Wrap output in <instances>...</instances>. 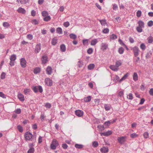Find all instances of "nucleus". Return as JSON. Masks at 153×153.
<instances>
[{"label": "nucleus", "mask_w": 153, "mask_h": 153, "mask_svg": "<svg viewBox=\"0 0 153 153\" xmlns=\"http://www.w3.org/2000/svg\"><path fill=\"white\" fill-rule=\"evenodd\" d=\"M127 139V137L126 136L118 137L117 138L118 142L121 144H123Z\"/></svg>", "instance_id": "nucleus-1"}, {"label": "nucleus", "mask_w": 153, "mask_h": 153, "mask_svg": "<svg viewBox=\"0 0 153 153\" xmlns=\"http://www.w3.org/2000/svg\"><path fill=\"white\" fill-rule=\"evenodd\" d=\"M16 55L15 54L12 55L10 58V62L9 64L11 66H14V61L16 59Z\"/></svg>", "instance_id": "nucleus-2"}, {"label": "nucleus", "mask_w": 153, "mask_h": 153, "mask_svg": "<svg viewBox=\"0 0 153 153\" xmlns=\"http://www.w3.org/2000/svg\"><path fill=\"white\" fill-rule=\"evenodd\" d=\"M58 145L59 143L58 141L56 140L53 139L51 145V148L53 150L55 149Z\"/></svg>", "instance_id": "nucleus-3"}, {"label": "nucleus", "mask_w": 153, "mask_h": 153, "mask_svg": "<svg viewBox=\"0 0 153 153\" xmlns=\"http://www.w3.org/2000/svg\"><path fill=\"white\" fill-rule=\"evenodd\" d=\"M131 50L133 51L134 56L135 57H137L138 56L139 49L138 47L134 46L131 49Z\"/></svg>", "instance_id": "nucleus-4"}, {"label": "nucleus", "mask_w": 153, "mask_h": 153, "mask_svg": "<svg viewBox=\"0 0 153 153\" xmlns=\"http://www.w3.org/2000/svg\"><path fill=\"white\" fill-rule=\"evenodd\" d=\"M32 134L29 132H26L25 134V137L26 140H30L32 138Z\"/></svg>", "instance_id": "nucleus-5"}, {"label": "nucleus", "mask_w": 153, "mask_h": 153, "mask_svg": "<svg viewBox=\"0 0 153 153\" xmlns=\"http://www.w3.org/2000/svg\"><path fill=\"white\" fill-rule=\"evenodd\" d=\"M45 82L46 85L48 86H51L52 85V81L49 78H46L45 80Z\"/></svg>", "instance_id": "nucleus-6"}, {"label": "nucleus", "mask_w": 153, "mask_h": 153, "mask_svg": "<svg viewBox=\"0 0 153 153\" xmlns=\"http://www.w3.org/2000/svg\"><path fill=\"white\" fill-rule=\"evenodd\" d=\"M108 48V45L105 43H102L101 46V49L102 51H105Z\"/></svg>", "instance_id": "nucleus-7"}, {"label": "nucleus", "mask_w": 153, "mask_h": 153, "mask_svg": "<svg viewBox=\"0 0 153 153\" xmlns=\"http://www.w3.org/2000/svg\"><path fill=\"white\" fill-rule=\"evenodd\" d=\"M42 61L43 64H45L47 63L48 61V58L46 55H44L42 56Z\"/></svg>", "instance_id": "nucleus-8"}, {"label": "nucleus", "mask_w": 153, "mask_h": 153, "mask_svg": "<svg viewBox=\"0 0 153 153\" xmlns=\"http://www.w3.org/2000/svg\"><path fill=\"white\" fill-rule=\"evenodd\" d=\"M41 46L40 44H38L36 45L35 49V52L36 53H37L39 52L41 49Z\"/></svg>", "instance_id": "nucleus-9"}, {"label": "nucleus", "mask_w": 153, "mask_h": 153, "mask_svg": "<svg viewBox=\"0 0 153 153\" xmlns=\"http://www.w3.org/2000/svg\"><path fill=\"white\" fill-rule=\"evenodd\" d=\"M112 132L111 131L109 130L106 132L100 133V134H101V136L103 135L105 136H108L111 135L112 134Z\"/></svg>", "instance_id": "nucleus-10"}, {"label": "nucleus", "mask_w": 153, "mask_h": 153, "mask_svg": "<svg viewBox=\"0 0 153 153\" xmlns=\"http://www.w3.org/2000/svg\"><path fill=\"white\" fill-rule=\"evenodd\" d=\"M76 114L79 117H81L83 115V112L82 111L78 110L75 111Z\"/></svg>", "instance_id": "nucleus-11"}, {"label": "nucleus", "mask_w": 153, "mask_h": 153, "mask_svg": "<svg viewBox=\"0 0 153 153\" xmlns=\"http://www.w3.org/2000/svg\"><path fill=\"white\" fill-rule=\"evenodd\" d=\"M18 13L23 14H25L26 12V10L22 7H19L17 10Z\"/></svg>", "instance_id": "nucleus-12"}, {"label": "nucleus", "mask_w": 153, "mask_h": 153, "mask_svg": "<svg viewBox=\"0 0 153 153\" xmlns=\"http://www.w3.org/2000/svg\"><path fill=\"white\" fill-rule=\"evenodd\" d=\"M26 62L25 58H22L21 59L20 64L22 67H25L26 66Z\"/></svg>", "instance_id": "nucleus-13"}, {"label": "nucleus", "mask_w": 153, "mask_h": 153, "mask_svg": "<svg viewBox=\"0 0 153 153\" xmlns=\"http://www.w3.org/2000/svg\"><path fill=\"white\" fill-rule=\"evenodd\" d=\"M100 151L102 153H107L108 151V149L107 147H103L100 149Z\"/></svg>", "instance_id": "nucleus-14"}, {"label": "nucleus", "mask_w": 153, "mask_h": 153, "mask_svg": "<svg viewBox=\"0 0 153 153\" xmlns=\"http://www.w3.org/2000/svg\"><path fill=\"white\" fill-rule=\"evenodd\" d=\"M18 97L19 100L22 101H23L25 100L24 95L21 94H19L18 95Z\"/></svg>", "instance_id": "nucleus-15"}, {"label": "nucleus", "mask_w": 153, "mask_h": 153, "mask_svg": "<svg viewBox=\"0 0 153 153\" xmlns=\"http://www.w3.org/2000/svg\"><path fill=\"white\" fill-rule=\"evenodd\" d=\"M99 21L102 25L105 26L106 25V26H108V24L106 22V20L105 19L100 20Z\"/></svg>", "instance_id": "nucleus-16"}, {"label": "nucleus", "mask_w": 153, "mask_h": 153, "mask_svg": "<svg viewBox=\"0 0 153 153\" xmlns=\"http://www.w3.org/2000/svg\"><path fill=\"white\" fill-rule=\"evenodd\" d=\"M98 42L97 39H93L91 42V45L92 46L95 45Z\"/></svg>", "instance_id": "nucleus-17"}, {"label": "nucleus", "mask_w": 153, "mask_h": 153, "mask_svg": "<svg viewBox=\"0 0 153 153\" xmlns=\"http://www.w3.org/2000/svg\"><path fill=\"white\" fill-rule=\"evenodd\" d=\"M138 26L143 28L144 27V24L143 22L141 20H140L138 22Z\"/></svg>", "instance_id": "nucleus-18"}, {"label": "nucleus", "mask_w": 153, "mask_h": 153, "mask_svg": "<svg viewBox=\"0 0 153 153\" xmlns=\"http://www.w3.org/2000/svg\"><path fill=\"white\" fill-rule=\"evenodd\" d=\"M111 105L110 104H105L104 105V108L106 111L110 110L111 108Z\"/></svg>", "instance_id": "nucleus-19"}, {"label": "nucleus", "mask_w": 153, "mask_h": 153, "mask_svg": "<svg viewBox=\"0 0 153 153\" xmlns=\"http://www.w3.org/2000/svg\"><path fill=\"white\" fill-rule=\"evenodd\" d=\"M47 74L48 75H51L52 73V69L51 68H47L46 69Z\"/></svg>", "instance_id": "nucleus-20"}, {"label": "nucleus", "mask_w": 153, "mask_h": 153, "mask_svg": "<svg viewBox=\"0 0 153 153\" xmlns=\"http://www.w3.org/2000/svg\"><path fill=\"white\" fill-rule=\"evenodd\" d=\"M117 38V36L114 34H112L110 36V39L111 41L115 40Z\"/></svg>", "instance_id": "nucleus-21"}, {"label": "nucleus", "mask_w": 153, "mask_h": 153, "mask_svg": "<svg viewBox=\"0 0 153 153\" xmlns=\"http://www.w3.org/2000/svg\"><path fill=\"white\" fill-rule=\"evenodd\" d=\"M147 40L149 43H152L153 42V37L150 36L147 38Z\"/></svg>", "instance_id": "nucleus-22"}, {"label": "nucleus", "mask_w": 153, "mask_h": 153, "mask_svg": "<svg viewBox=\"0 0 153 153\" xmlns=\"http://www.w3.org/2000/svg\"><path fill=\"white\" fill-rule=\"evenodd\" d=\"M41 69L39 68H35L34 70V74H36L39 73Z\"/></svg>", "instance_id": "nucleus-23"}, {"label": "nucleus", "mask_w": 153, "mask_h": 153, "mask_svg": "<svg viewBox=\"0 0 153 153\" xmlns=\"http://www.w3.org/2000/svg\"><path fill=\"white\" fill-rule=\"evenodd\" d=\"M56 32L57 33L59 34H61L62 33V29L61 27H58L56 28Z\"/></svg>", "instance_id": "nucleus-24"}, {"label": "nucleus", "mask_w": 153, "mask_h": 153, "mask_svg": "<svg viewBox=\"0 0 153 153\" xmlns=\"http://www.w3.org/2000/svg\"><path fill=\"white\" fill-rule=\"evenodd\" d=\"M133 79L134 81H137L138 79V76L136 73H134L133 75Z\"/></svg>", "instance_id": "nucleus-25"}, {"label": "nucleus", "mask_w": 153, "mask_h": 153, "mask_svg": "<svg viewBox=\"0 0 153 153\" xmlns=\"http://www.w3.org/2000/svg\"><path fill=\"white\" fill-rule=\"evenodd\" d=\"M128 76V74H125L121 79L119 80V82H121L122 81L125 80Z\"/></svg>", "instance_id": "nucleus-26"}, {"label": "nucleus", "mask_w": 153, "mask_h": 153, "mask_svg": "<svg viewBox=\"0 0 153 153\" xmlns=\"http://www.w3.org/2000/svg\"><path fill=\"white\" fill-rule=\"evenodd\" d=\"M44 20L46 22H48L51 19V17L50 16H47L44 18Z\"/></svg>", "instance_id": "nucleus-27"}, {"label": "nucleus", "mask_w": 153, "mask_h": 153, "mask_svg": "<svg viewBox=\"0 0 153 153\" xmlns=\"http://www.w3.org/2000/svg\"><path fill=\"white\" fill-rule=\"evenodd\" d=\"M61 51L62 52H65L66 50V47L64 45H62L60 46Z\"/></svg>", "instance_id": "nucleus-28"}, {"label": "nucleus", "mask_w": 153, "mask_h": 153, "mask_svg": "<svg viewBox=\"0 0 153 153\" xmlns=\"http://www.w3.org/2000/svg\"><path fill=\"white\" fill-rule=\"evenodd\" d=\"M91 99V97L90 96H88L84 98V100L86 102H89Z\"/></svg>", "instance_id": "nucleus-29"}, {"label": "nucleus", "mask_w": 153, "mask_h": 153, "mask_svg": "<svg viewBox=\"0 0 153 153\" xmlns=\"http://www.w3.org/2000/svg\"><path fill=\"white\" fill-rule=\"evenodd\" d=\"M75 146L76 148L81 149L83 147V146L81 144H76L75 145Z\"/></svg>", "instance_id": "nucleus-30"}, {"label": "nucleus", "mask_w": 153, "mask_h": 153, "mask_svg": "<svg viewBox=\"0 0 153 153\" xmlns=\"http://www.w3.org/2000/svg\"><path fill=\"white\" fill-rule=\"evenodd\" d=\"M57 43V39L55 38L53 39L51 41V44L53 45H55Z\"/></svg>", "instance_id": "nucleus-31"}, {"label": "nucleus", "mask_w": 153, "mask_h": 153, "mask_svg": "<svg viewBox=\"0 0 153 153\" xmlns=\"http://www.w3.org/2000/svg\"><path fill=\"white\" fill-rule=\"evenodd\" d=\"M97 128L100 131H102L104 130L105 128L103 125H99L98 126Z\"/></svg>", "instance_id": "nucleus-32"}, {"label": "nucleus", "mask_w": 153, "mask_h": 153, "mask_svg": "<svg viewBox=\"0 0 153 153\" xmlns=\"http://www.w3.org/2000/svg\"><path fill=\"white\" fill-rule=\"evenodd\" d=\"M42 16L44 17L48 15V12L45 11H43L42 12Z\"/></svg>", "instance_id": "nucleus-33"}, {"label": "nucleus", "mask_w": 153, "mask_h": 153, "mask_svg": "<svg viewBox=\"0 0 153 153\" xmlns=\"http://www.w3.org/2000/svg\"><path fill=\"white\" fill-rule=\"evenodd\" d=\"M70 38L73 39H75L76 38V36L74 34L71 33L69 35Z\"/></svg>", "instance_id": "nucleus-34"}, {"label": "nucleus", "mask_w": 153, "mask_h": 153, "mask_svg": "<svg viewBox=\"0 0 153 153\" xmlns=\"http://www.w3.org/2000/svg\"><path fill=\"white\" fill-rule=\"evenodd\" d=\"M30 91V89H25L24 90V92L25 94L27 95L29 93Z\"/></svg>", "instance_id": "nucleus-35"}, {"label": "nucleus", "mask_w": 153, "mask_h": 153, "mask_svg": "<svg viewBox=\"0 0 153 153\" xmlns=\"http://www.w3.org/2000/svg\"><path fill=\"white\" fill-rule=\"evenodd\" d=\"M130 136L131 138H134L137 137L138 136V135L135 133H134L131 134Z\"/></svg>", "instance_id": "nucleus-36"}, {"label": "nucleus", "mask_w": 153, "mask_h": 153, "mask_svg": "<svg viewBox=\"0 0 153 153\" xmlns=\"http://www.w3.org/2000/svg\"><path fill=\"white\" fill-rule=\"evenodd\" d=\"M124 51V49L122 47L120 48L118 50V52L120 54H122Z\"/></svg>", "instance_id": "nucleus-37"}, {"label": "nucleus", "mask_w": 153, "mask_h": 153, "mask_svg": "<svg viewBox=\"0 0 153 153\" xmlns=\"http://www.w3.org/2000/svg\"><path fill=\"white\" fill-rule=\"evenodd\" d=\"M113 78V81L114 82H116L119 80V77L117 76L116 75Z\"/></svg>", "instance_id": "nucleus-38"}, {"label": "nucleus", "mask_w": 153, "mask_h": 153, "mask_svg": "<svg viewBox=\"0 0 153 153\" xmlns=\"http://www.w3.org/2000/svg\"><path fill=\"white\" fill-rule=\"evenodd\" d=\"M88 39H84L83 40V44L84 45H88Z\"/></svg>", "instance_id": "nucleus-39"}, {"label": "nucleus", "mask_w": 153, "mask_h": 153, "mask_svg": "<svg viewBox=\"0 0 153 153\" xmlns=\"http://www.w3.org/2000/svg\"><path fill=\"white\" fill-rule=\"evenodd\" d=\"M34 151V148L33 147H31L28 151L27 153H33Z\"/></svg>", "instance_id": "nucleus-40"}, {"label": "nucleus", "mask_w": 153, "mask_h": 153, "mask_svg": "<svg viewBox=\"0 0 153 153\" xmlns=\"http://www.w3.org/2000/svg\"><path fill=\"white\" fill-rule=\"evenodd\" d=\"M38 86H36L33 87V90L36 93L38 92Z\"/></svg>", "instance_id": "nucleus-41"}, {"label": "nucleus", "mask_w": 153, "mask_h": 153, "mask_svg": "<svg viewBox=\"0 0 153 153\" xmlns=\"http://www.w3.org/2000/svg\"><path fill=\"white\" fill-rule=\"evenodd\" d=\"M3 26L4 27H8L10 25L7 22H4L3 24Z\"/></svg>", "instance_id": "nucleus-42"}, {"label": "nucleus", "mask_w": 153, "mask_h": 153, "mask_svg": "<svg viewBox=\"0 0 153 153\" xmlns=\"http://www.w3.org/2000/svg\"><path fill=\"white\" fill-rule=\"evenodd\" d=\"M127 98L129 100H132L133 99V95L131 93H129L127 96Z\"/></svg>", "instance_id": "nucleus-43"}, {"label": "nucleus", "mask_w": 153, "mask_h": 153, "mask_svg": "<svg viewBox=\"0 0 153 153\" xmlns=\"http://www.w3.org/2000/svg\"><path fill=\"white\" fill-rule=\"evenodd\" d=\"M142 14V12L140 10H138L136 13L137 16L138 17H140L141 16Z\"/></svg>", "instance_id": "nucleus-44"}, {"label": "nucleus", "mask_w": 153, "mask_h": 153, "mask_svg": "<svg viewBox=\"0 0 153 153\" xmlns=\"http://www.w3.org/2000/svg\"><path fill=\"white\" fill-rule=\"evenodd\" d=\"M122 63L120 61H117L116 63V67H118L120 66L121 65Z\"/></svg>", "instance_id": "nucleus-45"}, {"label": "nucleus", "mask_w": 153, "mask_h": 153, "mask_svg": "<svg viewBox=\"0 0 153 153\" xmlns=\"http://www.w3.org/2000/svg\"><path fill=\"white\" fill-rule=\"evenodd\" d=\"M17 128L19 132H22L23 131L22 127L20 125H18L17 126Z\"/></svg>", "instance_id": "nucleus-46"}, {"label": "nucleus", "mask_w": 153, "mask_h": 153, "mask_svg": "<svg viewBox=\"0 0 153 153\" xmlns=\"http://www.w3.org/2000/svg\"><path fill=\"white\" fill-rule=\"evenodd\" d=\"M33 36L32 35L28 34L27 35V38L30 40H31L33 38Z\"/></svg>", "instance_id": "nucleus-47"}, {"label": "nucleus", "mask_w": 153, "mask_h": 153, "mask_svg": "<svg viewBox=\"0 0 153 153\" xmlns=\"http://www.w3.org/2000/svg\"><path fill=\"white\" fill-rule=\"evenodd\" d=\"M14 112L16 114H19L21 113V109L20 108H17L16 109Z\"/></svg>", "instance_id": "nucleus-48"}, {"label": "nucleus", "mask_w": 153, "mask_h": 153, "mask_svg": "<svg viewBox=\"0 0 153 153\" xmlns=\"http://www.w3.org/2000/svg\"><path fill=\"white\" fill-rule=\"evenodd\" d=\"M92 145L94 147H96L98 146V143L97 141H94L93 142Z\"/></svg>", "instance_id": "nucleus-49"}, {"label": "nucleus", "mask_w": 153, "mask_h": 153, "mask_svg": "<svg viewBox=\"0 0 153 153\" xmlns=\"http://www.w3.org/2000/svg\"><path fill=\"white\" fill-rule=\"evenodd\" d=\"M140 48L142 50H144L146 48V46L143 43H142L140 45Z\"/></svg>", "instance_id": "nucleus-50"}, {"label": "nucleus", "mask_w": 153, "mask_h": 153, "mask_svg": "<svg viewBox=\"0 0 153 153\" xmlns=\"http://www.w3.org/2000/svg\"><path fill=\"white\" fill-rule=\"evenodd\" d=\"M109 32V30L107 28L104 29L102 31V33H108Z\"/></svg>", "instance_id": "nucleus-51"}, {"label": "nucleus", "mask_w": 153, "mask_h": 153, "mask_svg": "<svg viewBox=\"0 0 153 153\" xmlns=\"http://www.w3.org/2000/svg\"><path fill=\"white\" fill-rule=\"evenodd\" d=\"M110 122L109 121L105 122L104 124L105 126H106L105 128H106L107 127H108L110 124Z\"/></svg>", "instance_id": "nucleus-52"}, {"label": "nucleus", "mask_w": 153, "mask_h": 153, "mask_svg": "<svg viewBox=\"0 0 153 153\" xmlns=\"http://www.w3.org/2000/svg\"><path fill=\"white\" fill-rule=\"evenodd\" d=\"M142 27L138 26L136 28L137 31L140 33L142 31Z\"/></svg>", "instance_id": "nucleus-53"}, {"label": "nucleus", "mask_w": 153, "mask_h": 153, "mask_svg": "<svg viewBox=\"0 0 153 153\" xmlns=\"http://www.w3.org/2000/svg\"><path fill=\"white\" fill-rule=\"evenodd\" d=\"M93 51V49L92 48H89L87 51V53L89 54H91L92 53Z\"/></svg>", "instance_id": "nucleus-54"}, {"label": "nucleus", "mask_w": 153, "mask_h": 153, "mask_svg": "<svg viewBox=\"0 0 153 153\" xmlns=\"http://www.w3.org/2000/svg\"><path fill=\"white\" fill-rule=\"evenodd\" d=\"M149 134L147 132H145L143 134V136L145 138H147L149 137Z\"/></svg>", "instance_id": "nucleus-55"}, {"label": "nucleus", "mask_w": 153, "mask_h": 153, "mask_svg": "<svg viewBox=\"0 0 153 153\" xmlns=\"http://www.w3.org/2000/svg\"><path fill=\"white\" fill-rule=\"evenodd\" d=\"M148 25L149 27H151L153 25V21L151 20L148 23Z\"/></svg>", "instance_id": "nucleus-56"}, {"label": "nucleus", "mask_w": 153, "mask_h": 153, "mask_svg": "<svg viewBox=\"0 0 153 153\" xmlns=\"http://www.w3.org/2000/svg\"><path fill=\"white\" fill-rule=\"evenodd\" d=\"M70 25L69 22H65L63 23V25L65 27H68Z\"/></svg>", "instance_id": "nucleus-57"}, {"label": "nucleus", "mask_w": 153, "mask_h": 153, "mask_svg": "<svg viewBox=\"0 0 153 153\" xmlns=\"http://www.w3.org/2000/svg\"><path fill=\"white\" fill-rule=\"evenodd\" d=\"M32 23L33 24L37 25L38 23V22L36 20L34 19L32 21Z\"/></svg>", "instance_id": "nucleus-58"}, {"label": "nucleus", "mask_w": 153, "mask_h": 153, "mask_svg": "<svg viewBox=\"0 0 153 153\" xmlns=\"http://www.w3.org/2000/svg\"><path fill=\"white\" fill-rule=\"evenodd\" d=\"M17 2L19 3H20L21 4H24L26 3V1H23V0H17Z\"/></svg>", "instance_id": "nucleus-59"}, {"label": "nucleus", "mask_w": 153, "mask_h": 153, "mask_svg": "<svg viewBox=\"0 0 153 153\" xmlns=\"http://www.w3.org/2000/svg\"><path fill=\"white\" fill-rule=\"evenodd\" d=\"M151 55H152L151 53L150 52H149L147 53V54L146 56V58H149L150 57V56H151Z\"/></svg>", "instance_id": "nucleus-60"}, {"label": "nucleus", "mask_w": 153, "mask_h": 153, "mask_svg": "<svg viewBox=\"0 0 153 153\" xmlns=\"http://www.w3.org/2000/svg\"><path fill=\"white\" fill-rule=\"evenodd\" d=\"M45 106L47 108H50L51 107V105L50 103H47L46 104Z\"/></svg>", "instance_id": "nucleus-61"}, {"label": "nucleus", "mask_w": 153, "mask_h": 153, "mask_svg": "<svg viewBox=\"0 0 153 153\" xmlns=\"http://www.w3.org/2000/svg\"><path fill=\"white\" fill-rule=\"evenodd\" d=\"M5 75H6L5 73L4 72H3L1 75V78L2 79H4L5 78Z\"/></svg>", "instance_id": "nucleus-62"}, {"label": "nucleus", "mask_w": 153, "mask_h": 153, "mask_svg": "<svg viewBox=\"0 0 153 153\" xmlns=\"http://www.w3.org/2000/svg\"><path fill=\"white\" fill-rule=\"evenodd\" d=\"M36 15V11L34 10H32L31 12V15L33 16H35Z\"/></svg>", "instance_id": "nucleus-63"}, {"label": "nucleus", "mask_w": 153, "mask_h": 153, "mask_svg": "<svg viewBox=\"0 0 153 153\" xmlns=\"http://www.w3.org/2000/svg\"><path fill=\"white\" fill-rule=\"evenodd\" d=\"M149 93L151 96H153V88H151L149 91Z\"/></svg>", "instance_id": "nucleus-64"}]
</instances>
